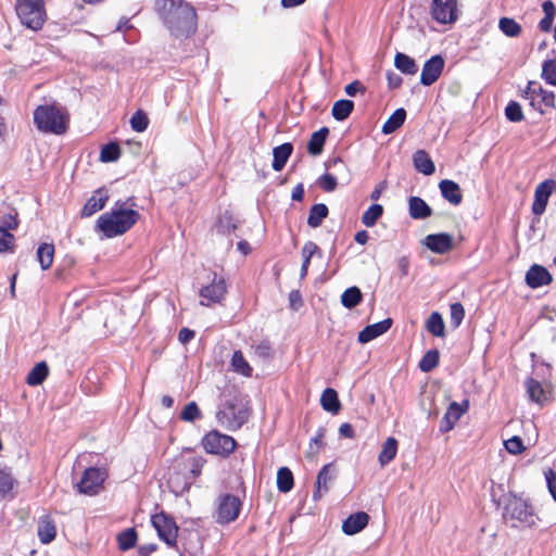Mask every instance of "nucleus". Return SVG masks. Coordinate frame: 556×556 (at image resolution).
Returning <instances> with one entry per match:
<instances>
[{
  "mask_svg": "<svg viewBox=\"0 0 556 556\" xmlns=\"http://www.w3.org/2000/svg\"><path fill=\"white\" fill-rule=\"evenodd\" d=\"M206 463L202 456L181 457L169 469L168 484L174 492L188 491L192 482L200 477Z\"/></svg>",
  "mask_w": 556,
  "mask_h": 556,
  "instance_id": "7ed1b4c3",
  "label": "nucleus"
},
{
  "mask_svg": "<svg viewBox=\"0 0 556 556\" xmlns=\"http://www.w3.org/2000/svg\"><path fill=\"white\" fill-rule=\"evenodd\" d=\"M17 215V211L14 207L3 203L0 207V228L9 232L16 229L18 226Z\"/></svg>",
  "mask_w": 556,
  "mask_h": 556,
  "instance_id": "2f4dec72",
  "label": "nucleus"
},
{
  "mask_svg": "<svg viewBox=\"0 0 556 556\" xmlns=\"http://www.w3.org/2000/svg\"><path fill=\"white\" fill-rule=\"evenodd\" d=\"M430 14L438 23H454L458 18L457 2L456 0H432Z\"/></svg>",
  "mask_w": 556,
  "mask_h": 556,
  "instance_id": "f8f14e48",
  "label": "nucleus"
},
{
  "mask_svg": "<svg viewBox=\"0 0 556 556\" xmlns=\"http://www.w3.org/2000/svg\"><path fill=\"white\" fill-rule=\"evenodd\" d=\"M37 534L42 544H49L55 539L56 527L50 515H42L39 518Z\"/></svg>",
  "mask_w": 556,
  "mask_h": 556,
  "instance_id": "393cba45",
  "label": "nucleus"
},
{
  "mask_svg": "<svg viewBox=\"0 0 556 556\" xmlns=\"http://www.w3.org/2000/svg\"><path fill=\"white\" fill-rule=\"evenodd\" d=\"M426 247L438 254L447 253L453 248V237L446 232L428 235L425 239Z\"/></svg>",
  "mask_w": 556,
  "mask_h": 556,
  "instance_id": "a211bd4d",
  "label": "nucleus"
},
{
  "mask_svg": "<svg viewBox=\"0 0 556 556\" xmlns=\"http://www.w3.org/2000/svg\"><path fill=\"white\" fill-rule=\"evenodd\" d=\"M525 386L530 401L540 405H544L549 401V391L545 389L540 381L529 377Z\"/></svg>",
  "mask_w": 556,
  "mask_h": 556,
  "instance_id": "4be33fe9",
  "label": "nucleus"
},
{
  "mask_svg": "<svg viewBox=\"0 0 556 556\" xmlns=\"http://www.w3.org/2000/svg\"><path fill=\"white\" fill-rule=\"evenodd\" d=\"M121 155V148L116 142H110L102 147L100 160L102 162H115Z\"/></svg>",
  "mask_w": 556,
  "mask_h": 556,
  "instance_id": "8fccbe9b",
  "label": "nucleus"
},
{
  "mask_svg": "<svg viewBox=\"0 0 556 556\" xmlns=\"http://www.w3.org/2000/svg\"><path fill=\"white\" fill-rule=\"evenodd\" d=\"M503 519L511 528L519 530L533 528L540 520L530 501L514 493L504 495Z\"/></svg>",
  "mask_w": 556,
  "mask_h": 556,
  "instance_id": "f03ea898",
  "label": "nucleus"
},
{
  "mask_svg": "<svg viewBox=\"0 0 556 556\" xmlns=\"http://www.w3.org/2000/svg\"><path fill=\"white\" fill-rule=\"evenodd\" d=\"M289 305L293 311H298L303 305V299L299 290H292L289 293Z\"/></svg>",
  "mask_w": 556,
  "mask_h": 556,
  "instance_id": "0e129e2a",
  "label": "nucleus"
},
{
  "mask_svg": "<svg viewBox=\"0 0 556 556\" xmlns=\"http://www.w3.org/2000/svg\"><path fill=\"white\" fill-rule=\"evenodd\" d=\"M426 328L434 337H444L445 326L442 315L438 312L431 313L427 319Z\"/></svg>",
  "mask_w": 556,
  "mask_h": 556,
  "instance_id": "ea45409f",
  "label": "nucleus"
},
{
  "mask_svg": "<svg viewBox=\"0 0 556 556\" xmlns=\"http://www.w3.org/2000/svg\"><path fill=\"white\" fill-rule=\"evenodd\" d=\"M439 189L443 199L452 205L457 206L463 201V193L459 185L451 179H443L439 184Z\"/></svg>",
  "mask_w": 556,
  "mask_h": 556,
  "instance_id": "b1692460",
  "label": "nucleus"
},
{
  "mask_svg": "<svg viewBox=\"0 0 556 556\" xmlns=\"http://www.w3.org/2000/svg\"><path fill=\"white\" fill-rule=\"evenodd\" d=\"M328 135L329 129L327 127H321L319 130L314 131L307 142V152L314 156L321 154Z\"/></svg>",
  "mask_w": 556,
  "mask_h": 556,
  "instance_id": "c756f323",
  "label": "nucleus"
},
{
  "mask_svg": "<svg viewBox=\"0 0 556 556\" xmlns=\"http://www.w3.org/2000/svg\"><path fill=\"white\" fill-rule=\"evenodd\" d=\"M242 502L232 494H222L218 496L215 509V520L218 525H228L235 521L241 511Z\"/></svg>",
  "mask_w": 556,
  "mask_h": 556,
  "instance_id": "6e6552de",
  "label": "nucleus"
},
{
  "mask_svg": "<svg viewBox=\"0 0 556 556\" xmlns=\"http://www.w3.org/2000/svg\"><path fill=\"white\" fill-rule=\"evenodd\" d=\"M151 522L161 540L168 546H176L178 527L173 518L164 513H160L152 516Z\"/></svg>",
  "mask_w": 556,
  "mask_h": 556,
  "instance_id": "9b49d317",
  "label": "nucleus"
},
{
  "mask_svg": "<svg viewBox=\"0 0 556 556\" xmlns=\"http://www.w3.org/2000/svg\"><path fill=\"white\" fill-rule=\"evenodd\" d=\"M212 276L211 283L202 287L199 293L201 298L212 303H219L227 292L226 281L223 277H218L216 273H213Z\"/></svg>",
  "mask_w": 556,
  "mask_h": 556,
  "instance_id": "dca6fc26",
  "label": "nucleus"
},
{
  "mask_svg": "<svg viewBox=\"0 0 556 556\" xmlns=\"http://www.w3.org/2000/svg\"><path fill=\"white\" fill-rule=\"evenodd\" d=\"M318 185L324 191L332 192L336 190L338 182L333 175L326 173L319 177Z\"/></svg>",
  "mask_w": 556,
  "mask_h": 556,
  "instance_id": "680f3d73",
  "label": "nucleus"
},
{
  "mask_svg": "<svg viewBox=\"0 0 556 556\" xmlns=\"http://www.w3.org/2000/svg\"><path fill=\"white\" fill-rule=\"evenodd\" d=\"M179 417L184 421L193 422L202 418V413L195 402H190L184 407Z\"/></svg>",
  "mask_w": 556,
  "mask_h": 556,
  "instance_id": "3c124183",
  "label": "nucleus"
},
{
  "mask_svg": "<svg viewBox=\"0 0 556 556\" xmlns=\"http://www.w3.org/2000/svg\"><path fill=\"white\" fill-rule=\"evenodd\" d=\"M216 417L218 421L229 430H237L248 421L249 414L247 409L238 407L233 402L227 401L220 408Z\"/></svg>",
  "mask_w": 556,
  "mask_h": 556,
  "instance_id": "9d476101",
  "label": "nucleus"
},
{
  "mask_svg": "<svg viewBox=\"0 0 556 556\" xmlns=\"http://www.w3.org/2000/svg\"><path fill=\"white\" fill-rule=\"evenodd\" d=\"M218 232L228 235L237 228V224L232 214L228 211L224 212L218 218Z\"/></svg>",
  "mask_w": 556,
  "mask_h": 556,
  "instance_id": "864d4df0",
  "label": "nucleus"
},
{
  "mask_svg": "<svg viewBox=\"0 0 556 556\" xmlns=\"http://www.w3.org/2000/svg\"><path fill=\"white\" fill-rule=\"evenodd\" d=\"M545 478L548 491L553 498L556 501V472L549 469L547 472H545Z\"/></svg>",
  "mask_w": 556,
  "mask_h": 556,
  "instance_id": "69168bd1",
  "label": "nucleus"
},
{
  "mask_svg": "<svg viewBox=\"0 0 556 556\" xmlns=\"http://www.w3.org/2000/svg\"><path fill=\"white\" fill-rule=\"evenodd\" d=\"M354 110L352 100L341 99L334 102L331 114L336 121L342 122L346 119Z\"/></svg>",
  "mask_w": 556,
  "mask_h": 556,
  "instance_id": "58836bf2",
  "label": "nucleus"
},
{
  "mask_svg": "<svg viewBox=\"0 0 556 556\" xmlns=\"http://www.w3.org/2000/svg\"><path fill=\"white\" fill-rule=\"evenodd\" d=\"M15 251V237L0 228V253H13Z\"/></svg>",
  "mask_w": 556,
  "mask_h": 556,
  "instance_id": "6e6d98bb",
  "label": "nucleus"
},
{
  "mask_svg": "<svg viewBox=\"0 0 556 556\" xmlns=\"http://www.w3.org/2000/svg\"><path fill=\"white\" fill-rule=\"evenodd\" d=\"M406 119V111L403 108L396 109L391 116L382 125L381 131L384 135H390L396 131Z\"/></svg>",
  "mask_w": 556,
  "mask_h": 556,
  "instance_id": "473e14b6",
  "label": "nucleus"
},
{
  "mask_svg": "<svg viewBox=\"0 0 556 556\" xmlns=\"http://www.w3.org/2000/svg\"><path fill=\"white\" fill-rule=\"evenodd\" d=\"M500 30L507 37L516 38L521 31V25L511 17H501L498 21Z\"/></svg>",
  "mask_w": 556,
  "mask_h": 556,
  "instance_id": "79ce46f5",
  "label": "nucleus"
},
{
  "mask_svg": "<svg viewBox=\"0 0 556 556\" xmlns=\"http://www.w3.org/2000/svg\"><path fill=\"white\" fill-rule=\"evenodd\" d=\"M15 11L22 25L35 31L47 21L45 0H16Z\"/></svg>",
  "mask_w": 556,
  "mask_h": 556,
  "instance_id": "423d86ee",
  "label": "nucleus"
},
{
  "mask_svg": "<svg viewBox=\"0 0 556 556\" xmlns=\"http://www.w3.org/2000/svg\"><path fill=\"white\" fill-rule=\"evenodd\" d=\"M556 190L555 179H545L540 182L534 191V201L532 203V213L534 215H542L547 206L551 194Z\"/></svg>",
  "mask_w": 556,
  "mask_h": 556,
  "instance_id": "ddd939ff",
  "label": "nucleus"
},
{
  "mask_svg": "<svg viewBox=\"0 0 556 556\" xmlns=\"http://www.w3.org/2000/svg\"><path fill=\"white\" fill-rule=\"evenodd\" d=\"M395 67L405 75H415L418 71V66L413 58L409 55L397 52L394 56Z\"/></svg>",
  "mask_w": 556,
  "mask_h": 556,
  "instance_id": "72a5a7b5",
  "label": "nucleus"
},
{
  "mask_svg": "<svg viewBox=\"0 0 556 556\" xmlns=\"http://www.w3.org/2000/svg\"><path fill=\"white\" fill-rule=\"evenodd\" d=\"M328 206L324 203L314 204L309 208L307 225L312 228H317L323 224V220L328 216Z\"/></svg>",
  "mask_w": 556,
  "mask_h": 556,
  "instance_id": "c9c22d12",
  "label": "nucleus"
},
{
  "mask_svg": "<svg viewBox=\"0 0 556 556\" xmlns=\"http://www.w3.org/2000/svg\"><path fill=\"white\" fill-rule=\"evenodd\" d=\"M451 325L458 328L465 317V308L462 303L456 302L451 304Z\"/></svg>",
  "mask_w": 556,
  "mask_h": 556,
  "instance_id": "13d9d810",
  "label": "nucleus"
},
{
  "mask_svg": "<svg viewBox=\"0 0 556 556\" xmlns=\"http://www.w3.org/2000/svg\"><path fill=\"white\" fill-rule=\"evenodd\" d=\"M413 164L418 173L430 176L435 172V165L425 150H417L413 154Z\"/></svg>",
  "mask_w": 556,
  "mask_h": 556,
  "instance_id": "c85d7f7f",
  "label": "nucleus"
},
{
  "mask_svg": "<svg viewBox=\"0 0 556 556\" xmlns=\"http://www.w3.org/2000/svg\"><path fill=\"white\" fill-rule=\"evenodd\" d=\"M36 256L41 269H49L53 263L54 245L52 243H41L37 249Z\"/></svg>",
  "mask_w": 556,
  "mask_h": 556,
  "instance_id": "4c0bfd02",
  "label": "nucleus"
},
{
  "mask_svg": "<svg viewBox=\"0 0 556 556\" xmlns=\"http://www.w3.org/2000/svg\"><path fill=\"white\" fill-rule=\"evenodd\" d=\"M49 367L46 362L36 364L26 377V382L29 386L36 387L41 384L48 377Z\"/></svg>",
  "mask_w": 556,
  "mask_h": 556,
  "instance_id": "e433bc0d",
  "label": "nucleus"
},
{
  "mask_svg": "<svg viewBox=\"0 0 556 556\" xmlns=\"http://www.w3.org/2000/svg\"><path fill=\"white\" fill-rule=\"evenodd\" d=\"M206 453L222 457L229 456L236 448L237 442L230 435L223 434L217 430L206 433L201 441Z\"/></svg>",
  "mask_w": 556,
  "mask_h": 556,
  "instance_id": "0eeeda50",
  "label": "nucleus"
},
{
  "mask_svg": "<svg viewBox=\"0 0 556 556\" xmlns=\"http://www.w3.org/2000/svg\"><path fill=\"white\" fill-rule=\"evenodd\" d=\"M155 11L177 38H189L197 33L198 14L195 8L186 0H155Z\"/></svg>",
  "mask_w": 556,
  "mask_h": 556,
  "instance_id": "f257e3e1",
  "label": "nucleus"
},
{
  "mask_svg": "<svg viewBox=\"0 0 556 556\" xmlns=\"http://www.w3.org/2000/svg\"><path fill=\"white\" fill-rule=\"evenodd\" d=\"M195 336V332L189 328H181L178 333V339L182 344L191 341Z\"/></svg>",
  "mask_w": 556,
  "mask_h": 556,
  "instance_id": "774afa93",
  "label": "nucleus"
},
{
  "mask_svg": "<svg viewBox=\"0 0 556 556\" xmlns=\"http://www.w3.org/2000/svg\"><path fill=\"white\" fill-rule=\"evenodd\" d=\"M505 448L509 454L517 455L525 451L523 441L520 437L514 435L504 442Z\"/></svg>",
  "mask_w": 556,
  "mask_h": 556,
  "instance_id": "052dcab7",
  "label": "nucleus"
},
{
  "mask_svg": "<svg viewBox=\"0 0 556 556\" xmlns=\"http://www.w3.org/2000/svg\"><path fill=\"white\" fill-rule=\"evenodd\" d=\"M369 521V516L365 511H358L350 515L342 523V531L348 535H354L361 532Z\"/></svg>",
  "mask_w": 556,
  "mask_h": 556,
  "instance_id": "5701e85b",
  "label": "nucleus"
},
{
  "mask_svg": "<svg viewBox=\"0 0 556 556\" xmlns=\"http://www.w3.org/2000/svg\"><path fill=\"white\" fill-rule=\"evenodd\" d=\"M303 263L311 264V260L315 254L321 255L320 248L313 241H307L304 243L301 251Z\"/></svg>",
  "mask_w": 556,
  "mask_h": 556,
  "instance_id": "bf43d9fd",
  "label": "nucleus"
},
{
  "mask_svg": "<svg viewBox=\"0 0 556 556\" xmlns=\"http://www.w3.org/2000/svg\"><path fill=\"white\" fill-rule=\"evenodd\" d=\"M505 115L509 122H521L523 119L521 105L516 101H510L505 109Z\"/></svg>",
  "mask_w": 556,
  "mask_h": 556,
  "instance_id": "4d7b16f0",
  "label": "nucleus"
},
{
  "mask_svg": "<svg viewBox=\"0 0 556 556\" xmlns=\"http://www.w3.org/2000/svg\"><path fill=\"white\" fill-rule=\"evenodd\" d=\"M108 478L105 468L89 467L87 468L80 481L77 483V490L81 494L96 495L103 488V483Z\"/></svg>",
  "mask_w": 556,
  "mask_h": 556,
  "instance_id": "1a4fd4ad",
  "label": "nucleus"
},
{
  "mask_svg": "<svg viewBox=\"0 0 556 556\" xmlns=\"http://www.w3.org/2000/svg\"><path fill=\"white\" fill-rule=\"evenodd\" d=\"M109 200L108 191L104 188H99L94 191L93 195L89 198L81 210L83 217H89L102 210Z\"/></svg>",
  "mask_w": 556,
  "mask_h": 556,
  "instance_id": "412c9836",
  "label": "nucleus"
},
{
  "mask_svg": "<svg viewBox=\"0 0 556 556\" xmlns=\"http://www.w3.org/2000/svg\"><path fill=\"white\" fill-rule=\"evenodd\" d=\"M383 207L380 204H371L368 210H366L362 216V223L366 227H372L376 225L377 220L382 216Z\"/></svg>",
  "mask_w": 556,
  "mask_h": 556,
  "instance_id": "de8ad7c7",
  "label": "nucleus"
},
{
  "mask_svg": "<svg viewBox=\"0 0 556 556\" xmlns=\"http://www.w3.org/2000/svg\"><path fill=\"white\" fill-rule=\"evenodd\" d=\"M231 365H232L235 371H237L245 377H251L252 367L245 361L242 352H240V351L233 352L232 358H231Z\"/></svg>",
  "mask_w": 556,
  "mask_h": 556,
  "instance_id": "09e8293b",
  "label": "nucleus"
},
{
  "mask_svg": "<svg viewBox=\"0 0 556 556\" xmlns=\"http://www.w3.org/2000/svg\"><path fill=\"white\" fill-rule=\"evenodd\" d=\"M445 61L442 55L435 54L427 60L422 66L420 84L431 86L434 84L444 68Z\"/></svg>",
  "mask_w": 556,
  "mask_h": 556,
  "instance_id": "4468645a",
  "label": "nucleus"
},
{
  "mask_svg": "<svg viewBox=\"0 0 556 556\" xmlns=\"http://www.w3.org/2000/svg\"><path fill=\"white\" fill-rule=\"evenodd\" d=\"M139 217L140 214L132 208H112L99 216L96 227L105 238H114L127 232Z\"/></svg>",
  "mask_w": 556,
  "mask_h": 556,
  "instance_id": "20e7f679",
  "label": "nucleus"
},
{
  "mask_svg": "<svg viewBox=\"0 0 556 556\" xmlns=\"http://www.w3.org/2000/svg\"><path fill=\"white\" fill-rule=\"evenodd\" d=\"M552 280L549 271L538 264L532 265L526 274V282L532 289L549 285Z\"/></svg>",
  "mask_w": 556,
  "mask_h": 556,
  "instance_id": "6ab92c4d",
  "label": "nucleus"
},
{
  "mask_svg": "<svg viewBox=\"0 0 556 556\" xmlns=\"http://www.w3.org/2000/svg\"><path fill=\"white\" fill-rule=\"evenodd\" d=\"M397 453V441L395 438H388L382 444V448L379 453L378 460L383 467L394 459Z\"/></svg>",
  "mask_w": 556,
  "mask_h": 556,
  "instance_id": "f704fd0d",
  "label": "nucleus"
},
{
  "mask_svg": "<svg viewBox=\"0 0 556 556\" xmlns=\"http://www.w3.org/2000/svg\"><path fill=\"white\" fill-rule=\"evenodd\" d=\"M440 353L438 350H429L419 362V369L424 372L433 370L439 365Z\"/></svg>",
  "mask_w": 556,
  "mask_h": 556,
  "instance_id": "49530a36",
  "label": "nucleus"
},
{
  "mask_svg": "<svg viewBox=\"0 0 556 556\" xmlns=\"http://www.w3.org/2000/svg\"><path fill=\"white\" fill-rule=\"evenodd\" d=\"M293 152V146L291 142H285L273 150V163L271 167L275 172L281 170L287 164L289 157Z\"/></svg>",
  "mask_w": 556,
  "mask_h": 556,
  "instance_id": "cd10ccee",
  "label": "nucleus"
},
{
  "mask_svg": "<svg viewBox=\"0 0 556 556\" xmlns=\"http://www.w3.org/2000/svg\"><path fill=\"white\" fill-rule=\"evenodd\" d=\"M320 405L326 412L338 414L341 409L338 392L332 388L325 389L320 396Z\"/></svg>",
  "mask_w": 556,
  "mask_h": 556,
  "instance_id": "7c9ffc66",
  "label": "nucleus"
},
{
  "mask_svg": "<svg viewBox=\"0 0 556 556\" xmlns=\"http://www.w3.org/2000/svg\"><path fill=\"white\" fill-rule=\"evenodd\" d=\"M393 320L391 318H386L381 321H378L372 325L366 326L359 333H358V341L361 343H368L371 340L378 338L379 336L386 333L392 326Z\"/></svg>",
  "mask_w": 556,
  "mask_h": 556,
  "instance_id": "aec40b11",
  "label": "nucleus"
},
{
  "mask_svg": "<svg viewBox=\"0 0 556 556\" xmlns=\"http://www.w3.org/2000/svg\"><path fill=\"white\" fill-rule=\"evenodd\" d=\"M148 125L149 118L143 111L138 110L132 114L130 118V126L132 130L137 132H142L148 128Z\"/></svg>",
  "mask_w": 556,
  "mask_h": 556,
  "instance_id": "5fc2aeb1",
  "label": "nucleus"
},
{
  "mask_svg": "<svg viewBox=\"0 0 556 556\" xmlns=\"http://www.w3.org/2000/svg\"><path fill=\"white\" fill-rule=\"evenodd\" d=\"M408 212L413 219H426L432 215V208L417 195H412L408 199Z\"/></svg>",
  "mask_w": 556,
  "mask_h": 556,
  "instance_id": "bb28decb",
  "label": "nucleus"
},
{
  "mask_svg": "<svg viewBox=\"0 0 556 556\" xmlns=\"http://www.w3.org/2000/svg\"><path fill=\"white\" fill-rule=\"evenodd\" d=\"M387 80H388V86L390 89H396L403 83L402 77L400 75L395 74L394 72L387 73Z\"/></svg>",
  "mask_w": 556,
  "mask_h": 556,
  "instance_id": "338daca9",
  "label": "nucleus"
},
{
  "mask_svg": "<svg viewBox=\"0 0 556 556\" xmlns=\"http://www.w3.org/2000/svg\"><path fill=\"white\" fill-rule=\"evenodd\" d=\"M334 467L332 464L323 466L316 479V488L313 492V500L318 501L329 491V484L334 480Z\"/></svg>",
  "mask_w": 556,
  "mask_h": 556,
  "instance_id": "f3484780",
  "label": "nucleus"
},
{
  "mask_svg": "<svg viewBox=\"0 0 556 556\" xmlns=\"http://www.w3.org/2000/svg\"><path fill=\"white\" fill-rule=\"evenodd\" d=\"M293 473L288 467H281L277 471V488L280 492L287 493L293 488Z\"/></svg>",
  "mask_w": 556,
  "mask_h": 556,
  "instance_id": "37998d69",
  "label": "nucleus"
},
{
  "mask_svg": "<svg viewBox=\"0 0 556 556\" xmlns=\"http://www.w3.org/2000/svg\"><path fill=\"white\" fill-rule=\"evenodd\" d=\"M552 52L555 54V58L543 62L541 77L546 84L556 86V51L553 50Z\"/></svg>",
  "mask_w": 556,
  "mask_h": 556,
  "instance_id": "c03bdc74",
  "label": "nucleus"
},
{
  "mask_svg": "<svg viewBox=\"0 0 556 556\" xmlns=\"http://www.w3.org/2000/svg\"><path fill=\"white\" fill-rule=\"evenodd\" d=\"M529 94L541 98V102L547 108H555V93L542 88V86L535 81H529L526 89L523 90L522 97Z\"/></svg>",
  "mask_w": 556,
  "mask_h": 556,
  "instance_id": "a878e982",
  "label": "nucleus"
},
{
  "mask_svg": "<svg viewBox=\"0 0 556 556\" xmlns=\"http://www.w3.org/2000/svg\"><path fill=\"white\" fill-rule=\"evenodd\" d=\"M344 91L350 97H355L358 92L365 93L366 88L359 80H354L345 86Z\"/></svg>",
  "mask_w": 556,
  "mask_h": 556,
  "instance_id": "e2e57ef3",
  "label": "nucleus"
},
{
  "mask_svg": "<svg viewBox=\"0 0 556 556\" xmlns=\"http://www.w3.org/2000/svg\"><path fill=\"white\" fill-rule=\"evenodd\" d=\"M363 300V294L357 287H350L344 290V292L341 295V304L345 308H354L357 306Z\"/></svg>",
  "mask_w": 556,
  "mask_h": 556,
  "instance_id": "a19ab883",
  "label": "nucleus"
},
{
  "mask_svg": "<svg viewBox=\"0 0 556 556\" xmlns=\"http://www.w3.org/2000/svg\"><path fill=\"white\" fill-rule=\"evenodd\" d=\"M34 123L42 132L62 135L66 131L65 115L56 104L37 106L34 111Z\"/></svg>",
  "mask_w": 556,
  "mask_h": 556,
  "instance_id": "39448f33",
  "label": "nucleus"
},
{
  "mask_svg": "<svg viewBox=\"0 0 556 556\" xmlns=\"http://www.w3.org/2000/svg\"><path fill=\"white\" fill-rule=\"evenodd\" d=\"M137 532L134 528L123 530L117 535V543L121 551H128L132 548L137 543Z\"/></svg>",
  "mask_w": 556,
  "mask_h": 556,
  "instance_id": "a18cd8bd",
  "label": "nucleus"
},
{
  "mask_svg": "<svg viewBox=\"0 0 556 556\" xmlns=\"http://www.w3.org/2000/svg\"><path fill=\"white\" fill-rule=\"evenodd\" d=\"M14 479L11 471L0 468V496L5 497L14 486Z\"/></svg>",
  "mask_w": 556,
  "mask_h": 556,
  "instance_id": "603ef678",
  "label": "nucleus"
},
{
  "mask_svg": "<svg viewBox=\"0 0 556 556\" xmlns=\"http://www.w3.org/2000/svg\"><path fill=\"white\" fill-rule=\"evenodd\" d=\"M468 400H464L462 404L457 402H452L447 407L446 413L441 419L440 431L442 433L451 431L454 428L455 424L460 419V417L468 410Z\"/></svg>",
  "mask_w": 556,
  "mask_h": 556,
  "instance_id": "2eb2a0df",
  "label": "nucleus"
}]
</instances>
